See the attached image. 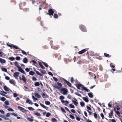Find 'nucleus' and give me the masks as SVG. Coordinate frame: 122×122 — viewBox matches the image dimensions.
Masks as SVG:
<instances>
[{"label":"nucleus","mask_w":122,"mask_h":122,"mask_svg":"<svg viewBox=\"0 0 122 122\" xmlns=\"http://www.w3.org/2000/svg\"><path fill=\"white\" fill-rule=\"evenodd\" d=\"M94 116L95 118H97V116L96 112H95L94 113Z\"/></svg>","instance_id":"obj_52"},{"label":"nucleus","mask_w":122,"mask_h":122,"mask_svg":"<svg viewBox=\"0 0 122 122\" xmlns=\"http://www.w3.org/2000/svg\"><path fill=\"white\" fill-rule=\"evenodd\" d=\"M26 102L28 103L29 104L32 105L33 104V103L30 100L28 99H27L26 101Z\"/></svg>","instance_id":"obj_11"},{"label":"nucleus","mask_w":122,"mask_h":122,"mask_svg":"<svg viewBox=\"0 0 122 122\" xmlns=\"http://www.w3.org/2000/svg\"><path fill=\"white\" fill-rule=\"evenodd\" d=\"M74 81V80L73 78L72 77H71V82L72 83H73Z\"/></svg>","instance_id":"obj_55"},{"label":"nucleus","mask_w":122,"mask_h":122,"mask_svg":"<svg viewBox=\"0 0 122 122\" xmlns=\"http://www.w3.org/2000/svg\"><path fill=\"white\" fill-rule=\"evenodd\" d=\"M0 62L1 63H4L6 61L5 59H3L1 58H0Z\"/></svg>","instance_id":"obj_24"},{"label":"nucleus","mask_w":122,"mask_h":122,"mask_svg":"<svg viewBox=\"0 0 122 122\" xmlns=\"http://www.w3.org/2000/svg\"><path fill=\"white\" fill-rule=\"evenodd\" d=\"M9 82L11 84L14 85L15 84V80L13 79L10 80L9 81Z\"/></svg>","instance_id":"obj_14"},{"label":"nucleus","mask_w":122,"mask_h":122,"mask_svg":"<svg viewBox=\"0 0 122 122\" xmlns=\"http://www.w3.org/2000/svg\"><path fill=\"white\" fill-rule=\"evenodd\" d=\"M17 108L19 110L23 113H25L26 112V110L24 108L20 106H18Z\"/></svg>","instance_id":"obj_7"},{"label":"nucleus","mask_w":122,"mask_h":122,"mask_svg":"<svg viewBox=\"0 0 122 122\" xmlns=\"http://www.w3.org/2000/svg\"><path fill=\"white\" fill-rule=\"evenodd\" d=\"M51 120L52 121L54 122H56V120L55 118H52Z\"/></svg>","instance_id":"obj_51"},{"label":"nucleus","mask_w":122,"mask_h":122,"mask_svg":"<svg viewBox=\"0 0 122 122\" xmlns=\"http://www.w3.org/2000/svg\"><path fill=\"white\" fill-rule=\"evenodd\" d=\"M48 12V13H47V14L49 15H53L54 11L52 9H50L49 10Z\"/></svg>","instance_id":"obj_6"},{"label":"nucleus","mask_w":122,"mask_h":122,"mask_svg":"<svg viewBox=\"0 0 122 122\" xmlns=\"http://www.w3.org/2000/svg\"><path fill=\"white\" fill-rule=\"evenodd\" d=\"M75 94L76 95L80 97H81V95L79 94V93H77V92H76L75 93Z\"/></svg>","instance_id":"obj_59"},{"label":"nucleus","mask_w":122,"mask_h":122,"mask_svg":"<svg viewBox=\"0 0 122 122\" xmlns=\"http://www.w3.org/2000/svg\"><path fill=\"white\" fill-rule=\"evenodd\" d=\"M42 96L43 98H48V96L46 94H45L44 93H43L42 95Z\"/></svg>","instance_id":"obj_21"},{"label":"nucleus","mask_w":122,"mask_h":122,"mask_svg":"<svg viewBox=\"0 0 122 122\" xmlns=\"http://www.w3.org/2000/svg\"><path fill=\"white\" fill-rule=\"evenodd\" d=\"M65 108L66 110H67L69 113H71V112L68 109V108H67L65 107Z\"/></svg>","instance_id":"obj_61"},{"label":"nucleus","mask_w":122,"mask_h":122,"mask_svg":"<svg viewBox=\"0 0 122 122\" xmlns=\"http://www.w3.org/2000/svg\"><path fill=\"white\" fill-rule=\"evenodd\" d=\"M80 104L82 107H83L85 105V103L84 102H80Z\"/></svg>","instance_id":"obj_41"},{"label":"nucleus","mask_w":122,"mask_h":122,"mask_svg":"<svg viewBox=\"0 0 122 122\" xmlns=\"http://www.w3.org/2000/svg\"><path fill=\"white\" fill-rule=\"evenodd\" d=\"M28 109L30 110H34V109L32 107H28Z\"/></svg>","instance_id":"obj_44"},{"label":"nucleus","mask_w":122,"mask_h":122,"mask_svg":"<svg viewBox=\"0 0 122 122\" xmlns=\"http://www.w3.org/2000/svg\"><path fill=\"white\" fill-rule=\"evenodd\" d=\"M21 51L22 53L23 54L25 55H27V54L26 52H25V51L23 50H21L20 51Z\"/></svg>","instance_id":"obj_46"},{"label":"nucleus","mask_w":122,"mask_h":122,"mask_svg":"<svg viewBox=\"0 0 122 122\" xmlns=\"http://www.w3.org/2000/svg\"><path fill=\"white\" fill-rule=\"evenodd\" d=\"M75 94L76 95L80 97H81V95L79 94V93H77V92H76L75 93Z\"/></svg>","instance_id":"obj_60"},{"label":"nucleus","mask_w":122,"mask_h":122,"mask_svg":"<svg viewBox=\"0 0 122 122\" xmlns=\"http://www.w3.org/2000/svg\"><path fill=\"white\" fill-rule=\"evenodd\" d=\"M53 17L54 18L57 19L58 18V15L57 14H54V15Z\"/></svg>","instance_id":"obj_38"},{"label":"nucleus","mask_w":122,"mask_h":122,"mask_svg":"<svg viewBox=\"0 0 122 122\" xmlns=\"http://www.w3.org/2000/svg\"><path fill=\"white\" fill-rule=\"evenodd\" d=\"M69 102L68 101H66L65 102L64 104V105L66 106H67V105L69 104Z\"/></svg>","instance_id":"obj_49"},{"label":"nucleus","mask_w":122,"mask_h":122,"mask_svg":"<svg viewBox=\"0 0 122 122\" xmlns=\"http://www.w3.org/2000/svg\"><path fill=\"white\" fill-rule=\"evenodd\" d=\"M27 119L29 121L31 122H32L33 121V119L30 118L28 117H27Z\"/></svg>","instance_id":"obj_33"},{"label":"nucleus","mask_w":122,"mask_h":122,"mask_svg":"<svg viewBox=\"0 0 122 122\" xmlns=\"http://www.w3.org/2000/svg\"><path fill=\"white\" fill-rule=\"evenodd\" d=\"M51 115V114L49 112L47 113L46 115V116L47 117H49Z\"/></svg>","instance_id":"obj_47"},{"label":"nucleus","mask_w":122,"mask_h":122,"mask_svg":"<svg viewBox=\"0 0 122 122\" xmlns=\"http://www.w3.org/2000/svg\"><path fill=\"white\" fill-rule=\"evenodd\" d=\"M34 71L36 72V73L37 75L41 76H43V75L40 73V72L38 71H36L35 69Z\"/></svg>","instance_id":"obj_22"},{"label":"nucleus","mask_w":122,"mask_h":122,"mask_svg":"<svg viewBox=\"0 0 122 122\" xmlns=\"http://www.w3.org/2000/svg\"><path fill=\"white\" fill-rule=\"evenodd\" d=\"M42 63L44 64L46 67H48V66L47 63L44 62H43Z\"/></svg>","instance_id":"obj_42"},{"label":"nucleus","mask_w":122,"mask_h":122,"mask_svg":"<svg viewBox=\"0 0 122 122\" xmlns=\"http://www.w3.org/2000/svg\"><path fill=\"white\" fill-rule=\"evenodd\" d=\"M70 117L72 119H75V117L74 116H73L72 115H71V114H70Z\"/></svg>","instance_id":"obj_57"},{"label":"nucleus","mask_w":122,"mask_h":122,"mask_svg":"<svg viewBox=\"0 0 122 122\" xmlns=\"http://www.w3.org/2000/svg\"><path fill=\"white\" fill-rule=\"evenodd\" d=\"M35 95L37 98H40L41 97V96L38 93H35Z\"/></svg>","instance_id":"obj_17"},{"label":"nucleus","mask_w":122,"mask_h":122,"mask_svg":"<svg viewBox=\"0 0 122 122\" xmlns=\"http://www.w3.org/2000/svg\"><path fill=\"white\" fill-rule=\"evenodd\" d=\"M79 28L81 30L84 32L87 31V30L85 26L82 25H81L79 26Z\"/></svg>","instance_id":"obj_3"},{"label":"nucleus","mask_w":122,"mask_h":122,"mask_svg":"<svg viewBox=\"0 0 122 122\" xmlns=\"http://www.w3.org/2000/svg\"><path fill=\"white\" fill-rule=\"evenodd\" d=\"M23 62L25 63H27L28 62V59L26 57H25L23 59Z\"/></svg>","instance_id":"obj_25"},{"label":"nucleus","mask_w":122,"mask_h":122,"mask_svg":"<svg viewBox=\"0 0 122 122\" xmlns=\"http://www.w3.org/2000/svg\"><path fill=\"white\" fill-rule=\"evenodd\" d=\"M9 59L11 61H13L15 60V58L13 57H10L9 58Z\"/></svg>","instance_id":"obj_36"},{"label":"nucleus","mask_w":122,"mask_h":122,"mask_svg":"<svg viewBox=\"0 0 122 122\" xmlns=\"http://www.w3.org/2000/svg\"><path fill=\"white\" fill-rule=\"evenodd\" d=\"M29 74L30 75L33 76L35 74V72L32 71H30Z\"/></svg>","instance_id":"obj_23"},{"label":"nucleus","mask_w":122,"mask_h":122,"mask_svg":"<svg viewBox=\"0 0 122 122\" xmlns=\"http://www.w3.org/2000/svg\"><path fill=\"white\" fill-rule=\"evenodd\" d=\"M59 47V46H51V48L54 50H57Z\"/></svg>","instance_id":"obj_13"},{"label":"nucleus","mask_w":122,"mask_h":122,"mask_svg":"<svg viewBox=\"0 0 122 122\" xmlns=\"http://www.w3.org/2000/svg\"><path fill=\"white\" fill-rule=\"evenodd\" d=\"M45 103L47 105H49L50 104V102L48 101H46L45 102Z\"/></svg>","instance_id":"obj_34"},{"label":"nucleus","mask_w":122,"mask_h":122,"mask_svg":"<svg viewBox=\"0 0 122 122\" xmlns=\"http://www.w3.org/2000/svg\"><path fill=\"white\" fill-rule=\"evenodd\" d=\"M69 106L70 107L72 108H75V107L74 105L71 104H69Z\"/></svg>","instance_id":"obj_43"},{"label":"nucleus","mask_w":122,"mask_h":122,"mask_svg":"<svg viewBox=\"0 0 122 122\" xmlns=\"http://www.w3.org/2000/svg\"><path fill=\"white\" fill-rule=\"evenodd\" d=\"M0 117H1L5 120H9V118H8L6 117L5 116L3 115H0Z\"/></svg>","instance_id":"obj_18"},{"label":"nucleus","mask_w":122,"mask_h":122,"mask_svg":"<svg viewBox=\"0 0 122 122\" xmlns=\"http://www.w3.org/2000/svg\"><path fill=\"white\" fill-rule=\"evenodd\" d=\"M34 115H36L37 116H41V114L40 113H38V112H36L34 113Z\"/></svg>","instance_id":"obj_35"},{"label":"nucleus","mask_w":122,"mask_h":122,"mask_svg":"<svg viewBox=\"0 0 122 122\" xmlns=\"http://www.w3.org/2000/svg\"><path fill=\"white\" fill-rule=\"evenodd\" d=\"M32 79L33 81H36L37 80L36 78L34 76L32 77Z\"/></svg>","instance_id":"obj_53"},{"label":"nucleus","mask_w":122,"mask_h":122,"mask_svg":"<svg viewBox=\"0 0 122 122\" xmlns=\"http://www.w3.org/2000/svg\"><path fill=\"white\" fill-rule=\"evenodd\" d=\"M82 99L86 102H89L88 99L86 97H82Z\"/></svg>","instance_id":"obj_19"},{"label":"nucleus","mask_w":122,"mask_h":122,"mask_svg":"<svg viewBox=\"0 0 122 122\" xmlns=\"http://www.w3.org/2000/svg\"><path fill=\"white\" fill-rule=\"evenodd\" d=\"M5 105H9V103L8 101H5Z\"/></svg>","instance_id":"obj_54"},{"label":"nucleus","mask_w":122,"mask_h":122,"mask_svg":"<svg viewBox=\"0 0 122 122\" xmlns=\"http://www.w3.org/2000/svg\"><path fill=\"white\" fill-rule=\"evenodd\" d=\"M72 96L70 94H68V95L67 98H68L71 99V98Z\"/></svg>","instance_id":"obj_48"},{"label":"nucleus","mask_w":122,"mask_h":122,"mask_svg":"<svg viewBox=\"0 0 122 122\" xmlns=\"http://www.w3.org/2000/svg\"><path fill=\"white\" fill-rule=\"evenodd\" d=\"M18 68V71H19L21 72L24 74H25V71L20 67H19Z\"/></svg>","instance_id":"obj_10"},{"label":"nucleus","mask_w":122,"mask_h":122,"mask_svg":"<svg viewBox=\"0 0 122 122\" xmlns=\"http://www.w3.org/2000/svg\"><path fill=\"white\" fill-rule=\"evenodd\" d=\"M57 85L59 86H56L55 87V88L59 89L60 88L62 87V84L61 83L57 82Z\"/></svg>","instance_id":"obj_8"},{"label":"nucleus","mask_w":122,"mask_h":122,"mask_svg":"<svg viewBox=\"0 0 122 122\" xmlns=\"http://www.w3.org/2000/svg\"><path fill=\"white\" fill-rule=\"evenodd\" d=\"M88 95L89 97L90 98H92L93 97L92 94V92L89 93H88Z\"/></svg>","instance_id":"obj_27"},{"label":"nucleus","mask_w":122,"mask_h":122,"mask_svg":"<svg viewBox=\"0 0 122 122\" xmlns=\"http://www.w3.org/2000/svg\"><path fill=\"white\" fill-rule=\"evenodd\" d=\"M6 100V99L4 97H2L1 98V100L3 102H4Z\"/></svg>","instance_id":"obj_39"},{"label":"nucleus","mask_w":122,"mask_h":122,"mask_svg":"<svg viewBox=\"0 0 122 122\" xmlns=\"http://www.w3.org/2000/svg\"><path fill=\"white\" fill-rule=\"evenodd\" d=\"M20 58L19 56H17L16 57L15 59L17 60H19L20 59Z\"/></svg>","instance_id":"obj_58"},{"label":"nucleus","mask_w":122,"mask_h":122,"mask_svg":"<svg viewBox=\"0 0 122 122\" xmlns=\"http://www.w3.org/2000/svg\"><path fill=\"white\" fill-rule=\"evenodd\" d=\"M19 74V73L18 72H15L13 76L15 77H17L19 76L18 75Z\"/></svg>","instance_id":"obj_15"},{"label":"nucleus","mask_w":122,"mask_h":122,"mask_svg":"<svg viewBox=\"0 0 122 122\" xmlns=\"http://www.w3.org/2000/svg\"><path fill=\"white\" fill-rule=\"evenodd\" d=\"M22 80L24 82H26V81L25 76L24 75H23L22 76Z\"/></svg>","instance_id":"obj_16"},{"label":"nucleus","mask_w":122,"mask_h":122,"mask_svg":"<svg viewBox=\"0 0 122 122\" xmlns=\"http://www.w3.org/2000/svg\"><path fill=\"white\" fill-rule=\"evenodd\" d=\"M38 63H39V66L41 67V68H42V69H45V67L42 65V63L41 62H39Z\"/></svg>","instance_id":"obj_20"},{"label":"nucleus","mask_w":122,"mask_h":122,"mask_svg":"<svg viewBox=\"0 0 122 122\" xmlns=\"http://www.w3.org/2000/svg\"><path fill=\"white\" fill-rule=\"evenodd\" d=\"M18 96V94L15 93H14V94H13V96H14V97H17Z\"/></svg>","instance_id":"obj_62"},{"label":"nucleus","mask_w":122,"mask_h":122,"mask_svg":"<svg viewBox=\"0 0 122 122\" xmlns=\"http://www.w3.org/2000/svg\"><path fill=\"white\" fill-rule=\"evenodd\" d=\"M72 102L74 103V104L76 106H77V105L78 104V103L77 102L73 100H72Z\"/></svg>","instance_id":"obj_32"},{"label":"nucleus","mask_w":122,"mask_h":122,"mask_svg":"<svg viewBox=\"0 0 122 122\" xmlns=\"http://www.w3.org/2000/svg\"><path fill=\"white\" fill-rule=\"evenodd\" d=\"M104 55L105 57H110L111 56V55L105 53H104Z\"/></svg>","instance_id":"obj_26"},{"label":"nucleus","mask_w":122,"mask_h":122,"mask_svg":"<svg viewBox=\"0 0 122 122\" xmlns=\"http://www.w3.org/2000/svg\"><path fill=\"white\" fill-rule=\"evenodd\" d=\"M113 111L112 110H111L110 113H109V117L112 118L113 115Z\"/></svg>","instance_id":"obj_12"},{"label":"nucleus","mask_w":122,"mask_h":122,"mask_svg":"<svg viewBox=\"0 0 122 122\" xmlns=\"http://www.w3.org/2000/svg\"><path fill=\"white\" fill-rule=\"evenodd\" d=\"M7 45L8 46L10 47L11 49H12V47H13L15 49H19V51H20V50H21V49L20 48L18 47L16 45L10 44H8L7 43Z\"/></svg>","instance_id":"obj_2"},{"label":"nucleus","mask_w":122,"mask_h":122,"mask_svg":"<svg viewBox=\"0 0 122 122\" xmlns=\"http://www.w3.org/2000/svg\"><path fill=\"white\" fill-rule=\"evenodd\" d=\"M34 85L36 86H40V84L39 82H36L35 83Z\"/></svg>","instance_id":"obj_29"},{"label":"nucleus","mask_w":122,"mask_h":122,"mask_svg":"<svg viewBox=\"0 0 122 122\" xmlns=\"http://www.w3.org/2000/svg\"><path fill=\"white\" fill-rule=\"evenodd\" d=\"M76 86L77 88L79 89H80V87H81L83 88L87 92H90V90L87 89V88L85 87L82 84L79 83L76 84Z\"/></svg>","instance_id":"obj_1"},{"label":"nucleus","mask_w":122,"mask_h":122,"mask_svg":"<svg viewBox=\"0 0 122 122\" xmlns=\"http://www.w3.org/2000/svg\"><path fill=\"white\" fill-rule=\"evenodd\" d=\"M25 71L27 72H28L30 71V69L28 68H26L25 69Z\"/></svg>","instance_id":"obj_64"},{"label":"nucleus","mask_w":122,"mask_h":122,"mask_svg":"<svg viewBox=\"0 0 122 122\" xmlns=\"http://www.w3.org/2000/svg\"><path fill=\"white\" fill-rule=\"evenodd\" d=\"M2 70L3 71L5 72H7V69L5 68H1Z\"/></svg>","instance_id":"obj_37"},{"label":"nucleus","mask_w":122,"mask_h":122,"mask_svg":"<svg viewBox=\"0 0 122 122\" xmlns=\"http://www.w3.org/2000/svg\"><path fill=\"white\" fill-rule=\"evenodd\" d=\"M61 110L63 112H64L65 113H66V112L65 110L64 109L63 107H61Z\"/></svg>","instance_id":"obj_45"},{"label":"nucleus","mask_w":122,"mask_h":122,"mask_svg":"<svg viewBox=\"0 0 122 122\" xmlns=\"http://www.w3.org/2000/svg\"><path fill=\"white\" fill-rule=\"evenodd\" d=\"M15 66H16V67L18 68L19 67H20V66H19V65L18 64V63L16 61V62H15Z\"/></svg>","instance_id":"obj_30"},{"label":"nucleus","mask_w":122,"mask_h":122,"mask_svg":"<svg viewBox=\"0 0 122 122\" xmlns=\"http://www.w3.org/2000/svg\"><path fill=\"white\" fill-rule=\"evenodd\" d=\"M100 115L102 117V119H103L104 118V116L102 113H101L100 114Z\"/></svg>","instance_id":"obj_63"},{"label":"nucleus","mask_w":122,"mask_h":122,"mask_svg":"<svg viewBox=\"0 0 122 122\" xmlns=\"http://www.w3.org/2000/svg\"><path fill=\"white\" fill-rule=\"evenodd\" d=\"M88 48H86L79 51L78 53L79 54H82L88 50Z\"/></svg>","instance_id":"obj_9"},{"label":"nucleus","mask_w":122,"mask_h":122,"mask_svg":"<svg viewBox=\"0 0 122 122\" xmlns=\"http://www.w3.org/2000/svg\"><path fill=\"white\" fill-rule=\"evenodd\" d=\"M40 105L41 107H43V108H44L45 109H46L47 108H48L47 107H46L44 104H43L41 103H40Z\"/></svg>","instance_id":"obj_28"},{"label":"nucleus","mask_w":122,"mask_h":122,"mask_svg":"<svg viewBox=\"0 0 122 122\" xmlns=\"http://www.w3.org/2000/svg\"><path fill=\"white\" fill-rule=\"evenodd\" d=\"M4 90L6 91H9L8 88L6 86H4Z\"/></svg>","instance_id":"obj_31"},{"label":"nucleus","mask_w":122,"mask_h":122,"mask_svg":"<svg viewBox=\"0 0 122 122\" xmlns=\"http://www.w3.org/2000/svg\"><path fill=\"white\" fill-rule=\"evenodd\" d=\"M7 110L8 111H12V112H13L14 111V110L13 109L11 108H10V107H9L7 109Z\"/></svg>","instance_id":"obj_50"},{"label":"nucleus","mask_w":122,"mask_h":122,"mask_svg":"<svg viewBox=\"0 0 122 122\" xmlns=\"http://www.w3.org/2000/svg\"><path fill=\"white\" fill-rule=\"evenodd\" d=\"M10 114L12 115H13L15 116H17L18 115L16 114H15L14 112H13L12 113H10Z\"/></svg>","instance_id":"obj_56"},{"label":"nucleus","mask_w":122,"mask_h":122,"mask_svg":"<svg viewBox=\"0 0 122 122\" xmlns=\"http://www.w3.org/2000/svg\"><path fill=\"white\" fill-rule=\"evenodd\" d=\"M60 98L61 100H63L64 99L65 97L61 95L60 96Z\"/></svg>","instance_id":"obj_40"},{"label":"nucleus","mask_w":122,"mask_h":122,"mask_svg":"<svg viewBox=\"0 0 122 122\" xmlns=\"http://www.w3.org/2000/svg\"><path fill=\"white\" fill-rule=\"evenodd\" d=\"M64 81V82L67 85L70 87H72V84L70 82L68 81H67L66 79H63Z\"/></svg>","instance_id":"obj_5"},{"label":"nucleus","mask_w":122,"mask_h":122,"mask_svg":"<svg viewBox=\"0 0 122 122\" xmlns=\"http://www.w3.org/2000/svg\"><path fill=\"white\" fill-rule=\"evenodd\" d=\"M60 91L63 92V94L64 95H66L67 94L68 92L67 89L66 88L64 87L61 88L60 90Z\"/></svg>","instance_id":"obj_4"}]
</instances>
